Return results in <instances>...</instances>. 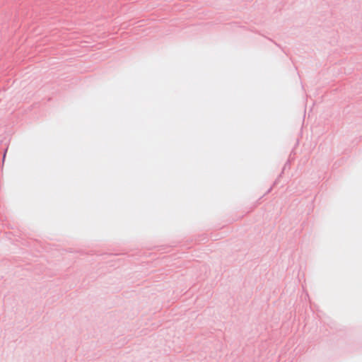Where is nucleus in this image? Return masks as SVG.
<instances>
[{
    "mask_svg": "<svg viewBox=\"0 0 362 362\" xmlns=\"http://www.w3.org/2000/svg\"><path fill=\"white\" fill-rule=\"evenodd\" d=\"M272 187H271L267 190V192H266V194L269 193V192L272 191Z\"/></svg>",
    "mask_w": 362,
    "mask_h": 362,
    "instance_id": "nucleus-1",
    "label": "nucleus"
},
{
    "mask_svg": "<svg viewBox=\"0 0 362 362\" xmlns=\"http://www.w3.org/2000/svg\"><path fill=\"white\" fill-rule=\"evenodd\" d=\"M288 164H289V160H288V161L286 162V163L285 164V166H286V165H288Z\"/></svg>",
    "mask_w": 362,
    "mask_h": 362,
    "instance_id": "nucleus-2",
    "label": "nucleus"
},
{
    "mask_svg": "<svg viewBox=\"0 0 362 362\" xmlns=\"http://www.w3.org/2000/svg\"><path fill=\"white\" fill-rule=\"evenodd\" d=\"M274 44L278 46V47H280V45L279 44H277L276 42H274Z\"/></svg>",
    "mask_w": 362,
    "mask_h": 362,
    "instance_id": "nucleus-3",
    "label": "nucleus"
}]
</instances>
